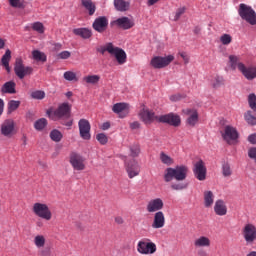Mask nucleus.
Returning a JSON list of instances; mask_svg holds the SVG:
<instances>
[{
	"label": "nucleus",
	"mask_w": 256,
	"mask_h": 256,
	"mask_svg": "<svg viewBox=\"0 0 256 256\" xmlns=\"http://www.w3.org/2000/svg\"><path fill=\"white\" fill-rule=\"evenodd\" d=\"M14 73L18 79H25V77L33 75V67L25 66L22 58H16L14 63Z\"/></svg>",
	"instance_id": "39448f33"
},
{
	"label": "nucleus",
	"mask_w": 256,
	"mask_h": 256,
	"mask_svg": "<svg viewBox=\"0 0 256 256\" xmlns=\"http://www.w3.org/2000/svg\"><path fill=\"white\" fill-rule=\"evenodd\" d=\"M47 125H49V122L45 118H40L34 122V129L36 131H43Z\"/></svg>",
	"instance_id": "72a5a7b5"
},
{
	"label": "nucleus",
	"mask_w": 256,
	"mask_h": 256,
	"mask_svg": "<svg viewBox=\"0 0 256 256\" xmlns=\"http://www.w3.org/2000/svg\"><path fill=\"white\" fill-rule=\"evenodd\" d=\"M32 211L36 217L44 219V221H51L53 219V212H51V208L45 203H34Z\"/></svg>",
	"instance_id": "20e7f679"
},
{
	"label": "nucleus",
	"mask_w": 256,
	"mask_h": 256,
	"mask_svg": "<svg viewBox=\"0 0 256 256\" xmlns=\"http://www.w3.org/2000/svg\"><path fill=\"white\" fill-rule=\"evenodd\" d=\"M244 119L248 125H256V117L253 115L251 110H248L244 113Z\"/></svg>",
	"instance_id": "58836bf2"
},
{
	"label": "nucleus",
	"mask_w": 256,
	"mask_h": 256,
	"mask_svg": "<svg viewBox=\"0 0 256 256\" xmlns=\"http://www.w3.org/2000/svg\"><path fill=\"white\" fill-rule=\"evenodd\" d=\"M137 251L141 255H153L157 252V245L149 239L141 240L137 244Z\"/></svg>",
	"instance_id": "6e6552de"
},
{
	"label": "nucleus",
	"mask_w": 256,
	"mask_h": 256,
	"mask_svg": "<svg viewBox=\"0 0 256 256\" xmlns=\"http://www.w3.org/2000/svg\"><path fill=\"white\" fill-rule=\"evenodd\" d=\"M80 137L86 141L91 139V124L87 119H80L78 122Z\"/></svg>",
	"instance_id": "4468645a"
},
{
	"label": "nucleus",
	"mask_w": 256,
	"mask_h": 256,
	"mask_svg": "<svg viewBox=\"0 0 256 256\" xmlns=\"http://www.w3.org/2000/svg\"><path fill=\"white\" fill-rule=\"evenodd\" d=\"M238 71L242 73V75L247 79L248 81H253V79H256V67L255 66H245L243 63L238 64Z\"/></svg>",
	"instance_id": "6ab92c4d"
},
{
	"label": "nucleus",
	"mask_w": 256,
	"mask_h": 256,
	"mask_svg": "<svg viewBox=\"0 0 256 256\" xmlns=\"http://www.w3.org/2000/svg\"><path fill=\"white\" fill-rule=\"evenodd\" d=\"M59 59H69L71 57V52L69 51H62L58 54Z\"/></svg>",
	"instance_id": "6e6d98bb"
},
{
	"label": "nucleus",
	"mask_w": 256,
	"mask_h": 256,
	"mask_svg": "<svg viewBox=\"0 0 256 256\" xmlns=\"http://www.w3.org/2000/svg\"><path fill=\"white\" fill-rule=\"evenodd\" d=\"M124 165L129 179H133L134 177H137L139 173H141V166H139V162H137L135 158H132L131 160L126 158L124 160Z\"/></svg>",
	"instance_id": "1a4fd4ad"
},
{
	"label": "nucleus",
	"mask_w": 256,
	"mask_h": 256,
	"mask_svg": "<svg viewBox=\"0 0 256 256\" xmlns=\"http://www.w3.org/2000/svg\"><path fill=\"white\" fill-rule=\"evenodd\" d=\"M0 131L4 137H13L15 135V121L11 119L5 120L1 125Z\"/></svg>",
	"instance_id": "f3484780"
},
{
	"label": "nucleus",
	"mask_w": 256,
	"mask_h": 256,
	"mask_svg": "<svg viewBox=\"0 0 256 256\" xmlns=\"http://www.w3.org/2000/svg\"><path fill=\"white\" fill-rule=\"evenodd\" d=\"M175 56L168 55L166 57L156 56L153 57L150 61V65L154 69H165L168 65H171L172 61H174Z\"/></svg>",
	"instance_id": "9d476101"
},
{
	"label": "nucleus",
	"mask_w": 256,
	"mask_h": 256,
	"mask_svg": "<svg viewBox=\"0 0 256 256\" xmlns=\"http://www.w3.org/2000/svg\"><path fill=\"white\" fill-rule=\"evenodd\" d=\"M106 51L115 57L118 65H125V63H127V53H125V50L114 47L113 43L106 44Z\"/></svg>",
	"instance_id": "423d86ee"
},
{
	"label": "nucleus",
	"mask_w": 256,
	"mask_h": 256,
	"mask_svg": "<svg viewBox=\"0 0 256 256\" xmlns=\"http://www.w3.org/2000/svg\"><path fill=\"white\" fill-rule=\"evenodd\" d=\"M220 42L222 45H231V43H233V37L231 34H222L220 36Z\"/></svg>",
	"instance_id": "a18cd8bd"
},
{
	"label": "nucleus",
	"mask_w": 256,
	"mask_h": 256,
	"mask_svg": "<svg viewBox=\"0 0 256 256\" xmlns=\"http://www.w3.org/2000/svg\"><path fill=\"white\" fill-rule=\"evenodd\" d=\"M242 237L246 243L251 244L256 241V226L248 223L242 228Z\"/></svg>",
	"instance_id": "9b49d317"
},
{
	"label": "nucleus",
	"mask_w": 256,
	"mask_h": 256,
	"mask_svg": "<svg viewBox=\"0 0 256 256\" xmlns=\"http://www.w3.org/2000/svg\"><path fill=\"white\" fill-rule=\"evenodd\" d=\"M111 127V124L109 122H105L102 124L103 131H107Z\"/></svg>",
	"instance_id": "69168bd1"
},
{
	"label": "nucleus",
	"mask_w": 256,
	"mask_h": 256,
	"mask_svg": "<svg viewBox=\"0 0 256 256\" xmlns=\"http://www.w3.org/2000/svg\"><path fill=\"white\" fill-rule=\"evenodd\" d=\"M171 189L174 191H183V189H187V185L183 183L172 184Z\"/></svg>",
	"instance_id": "603ef678"
},
{
	"label": "nucleus",
	"mask_w": 256,
	"mask_h": 256,
	"mask_svg": "<svg viewBox=\"0 0 256 256\" xmlns=\"http://www.w3.org/2000/svg\"><path fill=\"white\" fill-rule=\"evenodd\" d=\"M114 23L115 25H117V27L124 30L135 27V21H133L132 18H129L127 16H123L121 18L116 19Z\"/></svg>",
	"instance_id": "b1692460"
},
{
	"label": "nucleus",
	"mask_w": 256,
	"mask_h": 256,
	"mask_svg": "<svg viewBox=\"0 0 256 256\" xmlns=\"http://www.w3.org/2000/svg\"><path fill=\"white\" fill-rule=\"evenodd\" d=\"M112 111L119 115L120 119H125L129 115V104L116 103L113 105Z\"/></svg>",
	"instance_id": "5701e85b"
},
{
	"label": "nucleus",
	"mask_w": 256,
	"mask_h": 256,
	"mask_svg": "<svg viewBox=\"0 0 256 256\" xmlns=\"http://www.w3.org/2000/svg\"><path fill=\"white\" fill-rule=\"evenodd\" d=\"M248 156L250 159H254V161H256V148H250L248 151Z\"/></svg>",
	"instance_id": "13d9d810"
},
{
	"label": "nucleus",
	"mask_w": 256,
	"mask_h": 256,
	"mask_svg": "<svg viewBox=\"0 0 256 256\" xmlns=\"http://www.w3.org/2000/svg\"><path fill=\"white\" fill-rule=\"evenodd\" d=\"M139 118L144 122V125H151V123H155V121L159 122L161 116H157L153 110L143 106L139 112Z\"/></svg>",
	"instance_id": "0eeeda50"
},
{
	"label": "nucleus",
	"mask_w": 256,
	"mask_h": 256,
	"mask_svg": "<svg viewBox=\"0 0 256 256\" xmlns=\"http://www.w3.org/2000/svg\"><path fill=\"white\" fill-rule=\"evenodd\" d=\"M229 63L232 71H235V69H239V58L236 55H230L229 56Z\"/></svg>",
	"instance_id": "79ce46f5"
},
{
	"label": "nucleus",
	"mask_w": 256,
	"mask_h": 256,
	"mask_svg": "<svg viewBox=\"0 0 256 256\" xmlns=\"http://www.w3.org/2000/svg\"><path fill=\"white\" fill-rule=\"evenodd\" d=\"M194 247H196V249L211 247V239L207 236H200L194 240Z\"/></svg>",
	"instance_id": "bb28decb"
},
{
	"label": "nucleus",
	"mask_w": 256,
	"mask_h": 256,
	"mask_svg": "<svg viewBox=\"0 0 256 256\" xmlns=\"http://www.w3.org/2000/svg\"><path fill=\"white\" fill-rule=\"evenodd\" d=\"M20 105H21V101L10 100L8 102V113L11 114V113H13V111H17V109H19Z\"/></svg>",
	"instance_id": "37998d69"
},
{
	"label": "nucleus",
	"mask_w": 256,
	"mask_h": 256,
	"mask_svg": "<svg viewBox=\"0 0 256 256\" xmlns=\"http://www.w3.org/2000/svg\"><path fill=\"white\" fill-rule=\"evenodd\" d=\"M179 55L183 59L184 63L187 65V63H189V55L187 54V52H180Z\"/></svg>",
	"instance_id": "bf43d9fd"
},
{
	"label": "nucleus",
	"mask_w": 256,
	"mask_h": 256,
	"mask_svg": "<svg viewBox=\"0 0 256 256\" xmlns=\"http://www.w3.org/2000/svg\"><path fill=\"white\" fill-rule=\"evenodd\" d=\"M197 255L198 256H208L207 251H205L203 249L198 250Z\"/></svg>",
	"instance_id": "338daca9"
},
{
	"label": "nucleus",
	"mask_w": 256,
	"mask_h": 256,
	"mask_svg": "<svg viewBox=\"0 0 256 256\" xmlns=\"http://www.w3.org/2000/svg\"><path fill=\"white\" fill-rule=\"evenodd\" d=\"M30 97L32 99H36L38 101H42V99L45 97V91L42 90H35L30 94Z\"/></svg>",
	"instance_id": "49530a36"
},
{
	"label": "nucleus",
	"mask_w": 256,
	"mask_h": 256,
	"mask_svg": "<svg viewBox=\"0 0 256 256\" xmlns=\"http://www.w3.org/2000/svg\"><path fill=\"white\" fill-rule=\"evenodd\" d=\"M33 243L36 249H39L40 256H49V252L45 249V245H47V238L43 234H38L34 237Z\"/></svg>",
	"instance_id": "ddd939ff"
},
{
	"label": "nucleus",
	"mask_w": 256,
	"mask_h": 256,
	"mask_svg": "<svg viewBox=\"0 0 256 256\" xmlns=\"http://www.w3.org/2000/svg\"><path fill=\"white\" fill-rule=\"evenodd\" d=\"M49 119L52 121H62L71 117V105L64 102L58 106L56 110H47L46 112Z\"/></svg>",
	"instance_id": "f03ea898"
},
{
	"label": "nucleus",
	"mask_w": 256,
	"mask_h": 256,
	"mask_svg": "<svg viewBox=\"0 0 256 256\" xmlns=\"http://www.w3.org/2000/svg\"><path fill=\"white\" fill-rule=\"evenodd\" d=\"M139 127H141V123L138 121H134L130 124V129H139Z\"/></svg>",
	"instance_id": "680f3d73"
},
{
	"label": "nucleus",
	"mask_w": 256,
	"mask_h": 256,
	"mask_svg": "<svg viewBox=\"0 0 256 256\" xmlns=\"http://www.w3.org/2000/svg\"><path fill=\"white\" fill-rule=\"evenodd\" d=\"M9 61H11V50L7 49L5 54L1 58V63L5 67L7 73H11V67L9 66Z\"/></svg>",
	"instance_id": "2f4dec72"
},
{
	"label": "nucleus",
	"mask_w": 256,
	"mask_h": 256,
	"mask_svg": "<svg viewBox=\"0 0 256 256\" xmlns=\"http://www.w3.org/2000/svg\"><path fill=\"white\" fill-rule=\"evenodd\" d=\"M32 57L34 61H42V63L47 61V55L39 50L32 51Z\"/></svg>",
	"instance_id": "c9c22d12"
},
{
	"label": "nucleus",
	"mask_w": 256,
	"mask_h": 256,
	"mask_svg": "<svg viewBox=\"0 0 256 256\" xmlns=\"http://www.w3.org/2000/svg\"><path fill=\"white\" fill-rule=\"evenodd\" d=\"M115 223H117V225H123V223H125V220H123V217L117 216L115 218Z\"/></svg>",
	"instance_id": "e2e57ef3"
},
{
	"label": "nucleus",
	"mask_w": 256,
	"mask_h": 256,
	"mask_svg": "<svg viewBox=\"0 0 256 256\" xmlns=\"http://www.w3.org/2000/svg\"><path fill=\"white\" fill-rule=\"evenodd\" d=\"M155 3H159V0H148L147 5L148 7H152Z\"/></svg>",
	"instance_id": "774afa93"
},
{
	"label": "nucleus",
	"mask_w": 256,
	"mask_h": 256,
	"mask_svg": "<svg viewBox=\"0 0 256 256\" xmlns=\"http://www.w3.org/2000/svg\"><path fill=\"white\" fill-rule=\"evenodd\" d=\"M74 35L82 37V39H91L93 32L88 28H76L73 30Z\"/></svg>",
	"instance_id": "c756f323"
},
{
	"label": "nucleus",
	"mask_w": 256,
	"mask_h": 256,
	"mask_svg": "<svg viewBox=\"0 0 256 256\" xmlns=\"http://www.w3.org/2000/svg\"><path fill=\"white\" fill-rule=\"evenodd\" d=\"M129 151H130V157L135 159L136 157H139V155H141V146L139 144H132L129 147Z\"/></svg>",
	"instance_id": "f704fd0d"
},
{
	"label": "nucleus",
	"mask_w": 256,
	"mask_h": 256,
	"mask_svg": "<svg viewBox=\"0 0 256 256\" xmlns=\"http://www.w3.org/2000/svg\"><path fill=\"white\" fill-rule=\"evenodd\" d=\"M33 31H36L37 33H45V26L41 22H34L32 24Z\"/></svg>",
	"instance_id": "09e8293b"
},
{
	"label": "nucleus",
	"mask_w": 256,
	"mask_h": 256,
	"mask_svg": "<svg viewBox=\"0 0 256 256\" xmlns=\"http://www.w3.org/2000/svg\"><path fill=\"white\" fill-rule=\"evenodd\" d=\"M160 161L161 163H163L164 165H167L168 167L170 165H173L174 163L173 158H171V156L167 155L165 152L160 153Z\"/></svg>",
	"instance_id": "ea45409f"
},
{
	"label": "nucleus",
	"mask_w": 256,
	"mask_h": 256,
	"mask_svg": "<svg viewBox=\"0 0 256 256\" xmlns=\"http://www.w3.org/2000/svg\"><path fill=\"white\" fill-rule=\"evenodd\" d=\"M183 99V96L181 94H174L170 96V101L177 102L181 101Z\"/></svg>",
	"instance_id": "4d7b16f0"
},
{
	"label": "nucleus",
	"mask_w": 256,
	"mask_h": 256,
	"mask_svg": "<svg viewBox=\"0 0 256 256\" xmlns=\"http://www.w3.org/2000/svg\"><path fill=\"white\" fill-rule=\"evenodd\" d=\"M183 115H186V123L190 127H195L199 123V113L196 109L186 108L182 110Z\"/></svg>",
	"instance_id": "dca6fc26"
},
{
	"label": "nucleus",
	"mask_w": 256,
	"mask_h": 256,
	"mask_svg": "<svg viewBox=\"0 0 256 256\" xmlns=\"http://www.w3.org/2000/svg\"><path fill=\"white\" fill-rule=\"evenodd\" d=\"M165 227V214L162 211L154 214V220L152 222L153 229H163Z\"/></svg>",
	"instance_id": "393cba45"
},
{
	"label": "nucleus",
	"mask_w": 256,
	"mask_h": 256,
	"mask_svg": "<svg viewBox=\"0 0 256 256\" xmlns=\"http://www.w3.org/2000/svg\"><path fill=\"white\" fill-rule=\"evenodd\" d=\"M193 173L198 181H205V179H207V167H205L203 160H199L195 163Z\"/></svg>",
	"instance_id": "2eb2a0df"
},
{
	"label": "nucleus",
	"mask_w": 256,
	"mask_h": 256,
	"mask_svg": "<svg viewBox=\"0 0 256 256\" xmlns=\"http://www.w3.org/2000/svg\"><path fill=\"white\" fill-rule=\"evenodd\" d=\"M222 137L226 143L231 145V143L237 141L239 139V133L233 126H226L224 128V133H222Z\"/></svg>",
	"instance_id": "a211bd4d"
},
{
	"label": "nucleus",
	"mask_w": 256,
	"mask_h": 256,
	"mask_svg": "<svg viewBox=\"0 0 256 256\" xmlns=\"http://www.w3.org/2000/svg\"><path fill=\"white\" fill-rule=\"evenodd\" d=\"M100 80L101 76L99 75H88L83 78V81H85V83H88L89 85H97Z\"/></svg>",
	"instance_id": "e433bc0d"
},
{
	"label": "nucleus",
	"mask_w": 256,
	"mask_h": 256,
	"mask_svg": "<svg viewBox=\"0 0 256 256\" xmlns=\"http://www.w3.org/2000/svg\"><path fill=\"white\" fill-rule=\"evenodd\" d=\"M82 5L88 11L89 15H95L97 7H95L93 0H82Z\"/></svg>",
	"instance_id": "473e14b6"
},
{
	"label": "nucleus",
	"mask_w": 256,
	"mask_h": 256,
	"mask_svg": "<svg viewBox=\"0 0 256 256\" xmlns=\"http://www.w3.org/2000/svg\"><path fill=\"white\" fill-rule=\"evenodd\" d=\"M187 173H189V168L185 165L167 168L164 174V180L166 183L173 181V179H176V181H185L187 179Z\"/></svg>",
	"instance_id": "f257e3e1"
},
{
	"label": "nucleus",
	"mask_w": 256,
	"mask_h": 256,
	"mask_svg": "<svg viewBox=\"0 0 256 256\" xmlns=\"http://www.w3.org/2000/svg\"><path fill=\"white\" fill-rule=\"evenodd\" d=\"M9 3L11 7H15L18 9H21L23 7V4L21 3V0H9Z\"/></svg>",
	"instance_id": "5fc2aeb1"
},
{
	"label": "nucleus",
	"mask_w": 256,
	"mask_h": 256,
	"mask_svg": "<svg viewBox=\"0 0 256 256\" xmlns=\"http://www.w3.org/2000/svg\"><path fill=\"white\" fill-rule=\"evenodd\" d=\"M238 15L242 21H246L249 25H256V12L251 6L241 3L238 8Z\"/></svg>",
	"instance_id": "7ed1b4c3"
},
{
	"label": "nucleus",
	"mask_w": 256,
	"mask_h": 256,
	"mask_svg": "<svg viewBox=\"0 0 256 256\" xmlns=\"http://www.w3.org/2000/svg\"><path fill=\"white\" fill-rule=\"evenodd\" d=\"M114 7L116 11L125 13V11H129L131 7V2L125 0H114Z\"/></svg>",
	"instance_id": "cd10ccee"
},
{
	"label": "nucleus",
	"mask_w": 256,
	"mask_h": 256,
	"mask_svg": "<svg viewBox=\"0 0 256 256\" xmlns=\"http://www.w3.org/2000/svg\"><path fill=\"white\" fill-rule=\"evenodd\" d=\"M164 206L165 204L163 203V199H151L146 205V211L147 213H159Z\"/></svg>",
	"instance_id": "4be33fe9"
},
{
	"label": "nucleus",
	"mask_w": 256,
	"mask_h": 256,
	"mask_svg": "<svg viewBox=\"0 0 256 256\" xmlns=\"http://www.w3.org/2000/svg\"><path fill=\"white\" fill-rule=\"evenodd\" d=\"M96 139L97 141H99L101 145H107V142L109 141V139L107 138V135L103 133L97 134Z\"/></svg>",
	"instance_id": "3c124183"
},
{
	"label": "nucleus",
	"mask_w": 256,
	"mask_h": 256,
	"mask_svg": "<svg viewBox=\"0 0 256 256\" xmlns=\"http://www.w3.org/2000/svg\"><path fill=\"white\" fill-rule=\"evenodd\" d=\"M3 109H5V102L0 98V117L3 115Z\"/></svg>",
	"instance_id": "0e129e2a"
},
{
	"label": "nucleus",
	"mask_w": 256,
	"mask_h": 256,
	"mask_svg": "<svg viewBox=\"0 0 256 256\" xmlns=\"http://www.w3.org/2000/svg\"><path fill=\"white\" fill-rule=\"evenodd\" d=\"M64 79L66 81H77V74L73 71H66L64 73Z\"/></svg>",
	"instance_id": "8fccbe9b"
},
{
	"label": "nucleus",
	"mask_w": 256,
	"mask_h": 256,
	"mask_svg": "<svg viewBox=\"0 0 256 256\" xmlns=\"http://www.w3.org/2000/svg\"><path fill=\"white\" fill-rule=\"evenodd\" d=\"M204 195V207H213V203L215 202V194L211 190H206L203 193Z\"/></svg>",
	"instance_id": "7c9ffc66"
},
{
	"label": "nucleus",
	"mask_w": 256,
	"mask_h": 256,
	"mask_svg": "<svg viewBox=\"0 0 256 256\" xmlns=\"http://www.w3.org/2000/svg\"><path fill=\"white\" fill-rule=\"evenodd\" d=\"M92 27L97 33H105L109 27V20L105 16H100L94 20Z\"/></svg>",
	"instance_id": "412c9836"
},
{
	"label": "nucleus",
	"mask_w": 256,
	"mask_h": 256,
	"mask_svg": "<svg viewBox=\"0 0 256 256\" xmlns=\"http://www.w3.org/2000/svg\"><path fill=\"white\" fill-rule=\"evenodd\" d=\"M184 14H185V7L178 8L173 18V21H177L178 19H181V16Z\"/></svg>",
	"instance_id": "864d4df0"
},
{
	"label": "nucleus",
	"mask_w": 256,
	"mask_h": 256,
	"mask_svg": "<svg viewBox=\"0 0 256 256\" xmlns=\"http://www.w3.org/2000/svg\"><path fill=\"white\" fill-rule=\"evenodd\" d=\"M232 174L233 171H231V165H229V163H224L222 165V175L224 177H231Z\"/></svg>",
	"instance_id": "de8ad7c7"
},
{
	"label": "nucleus",
	"mask_w": 256,
	"mask_h": 256,
	"mask_svg": "<svg viewBox=\"0 0 256 256\" xmlns=\"http://www.w3.org/2000/svg\"><path fill=\"white\" fill-rule=\"evenodd\" d=\"M70 164L75 171H85V158L78 153L73 152L70 155Z\"/></svg>",
	"instance_id": "f8f14e48"
},
{
	"label": "nucleus",
	"mask_w": 256,
	"mask_h": 256,
	"mask_svg": "<svg viewBox=\"0 0 256 256\" xmlns=\"http://www.w3.org/2000/svg\"><path fill=\"white\" fill-rule=\"evenodd\" d=\"M211 85L214 89H219V87H223V85H225V79L223 76H215L211 82Z\"/></svg>",
	"instance_id": "4c0bfd02"
},
{
	"label": "nucleus",
	"mask_w": 256,
	"mask_h": 256,
	"mask_svg": "<svg viewBox=\"0 0 256 256\" xmlns=\"http://www.w3.org/2000/svg\"><path fill=\"white\" fill-rule=\"evenodd\" d=\"M159 123H168V125L173 127H179L181 125V117L174 113L162 115L159 118Z\"/></svg>",
	"instance_id": "aec40b11"
},
{
	"label": "nucleus",
	"mask_w": 256,
	"mask_h": 256,
	"mask_svg": "<svg viewBox=\"0 0 256 256\" xmlns=\"http://www.w3.org/2000/svg\"><path fill=\"white\" fill-rule=\"evenodd\" d=\"M248 141L252 145H256V133L255 134H251L250 136H248Z\"/></svg>",
	"instance_id": "052dcab7"
},
{
	"label": "nucleus",
	"mask_w": 256,
	"mask_h": 256,
	"mask_svg": "<svg viewBox=\"0 0 256 256\" xmlns=\"http://www.w3.org/2000/svg\"><path fill=\"white\" fill-rule=\"evenodd\" d=\"M248 105L250 109H252V111L256 113V94L255 93H251L248 95Z\"/></svg>",
	"instance_id": "c03bdc74"
},
{
	"label": "nucleus",
	"mask_w": 256,
	"mask_h": 256,
	"mask_svg": "<svg viewBox=\"0 0 256 256\" xmlns=\"http://www.w3.org/2000/svg\"><path fill=\"white\" fill-rule=\"evenodd\" d=\"M214 212L220 217L227 215V205L225 204V201L217 200L214 205Z\"/></svg>",
	"instance_id": "a878e982"
},
{
	"label": "nucleus",
	"mask_w": 256,
	"mask_h": 256,
	"mask_svg": "<svg viewBox=\"0 0 256 256\" xmlns=\"http://www.w3.org/2000/svg\"><path fill=\"white\" fill-rule=\"evenodd\" d=\"M50 139H52L55 143H59V141L63 139V133L57 129H54L50 132Z\"/></svg>",
	"instance_id": "a19ab883"
},
{
	"label": "nucleus",
	"mask_w": 256,
	"mask_h": 256,
	"mask_svg": "<svg viewBox=\"0 0 256 256\" xmlns=\"http://www.w3.org/2000/svg\"><path fill=\"white\" fill-rule=\"evenodd\" d=\"M15 87H17V84L15 83V81H8L3 84L1 88V93H8L10 95H13L17 93V90L15 89Z\"/></svg>",
	"instance_id": "c85d7f7f"
}]
</instances>
